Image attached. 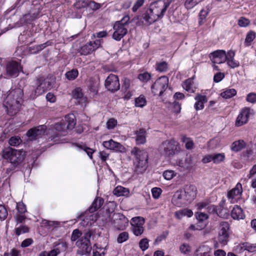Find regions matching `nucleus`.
<instances>
[{"label":"nucleus","mask_w":256,"mask_h":256,"mask_svg":"<svg viewBox=\"0 0 256 256\" xmlns=\"http://www.w3.org/2000/svg\"><path fill=\"white\" fill-rule=\"evenodd\" d=\"M20 70V64L16 61L8 62L6 64V74L10 76H18Z\"/></svg>","instance_id":"6ab92c4d"},{"label":"nucleus","mask_w":256,"mask_h":256,"mask_svg":"<svg viewBox=\"0 0 256 256\" xmlns=\"http://www.w3.org/2000/svg\"><path fill=\"white\" fill-rule=\"evenodd\" d=\"M16 208L18 213L25 214L26 212V206L22 202H16Z\"/></svg>","instance_id":"bf43d9fd"},{"label":"nucleus","mask_w":256,"mask_h":256,"mask_svg":"<svg viewBox=\"0 0 256 256\" xmlns=\"http://www.w3.org/2000/svg\"><path fill=\"white\" fill-rule=\"evenodd\" d=\"M242 194V184L238 182L234 188L228 192L227 198L231 204H234L240 200Z\"/></svg>","instance_id":"f8f14e48"},{"label":"nucleus","mask_w":256,"mask_h":256,"mask_svg":"<svg viewBox=\"0 0 256 256\" xmlns=\"http://www.w3.org/2000/svg\"><path fill=\"white\" fill-rule=\"evenodd\" d=\"M91 235L92 234L90 231L84 233L83 236L78 229H76L72 232L71 240L75 242L78 240L76 242V246L80 250L81 254L90 252L91 246L90 239Z\"/></svg>","instance_id":"7ed1b4c3"},{"label":"nucleus","mask_w":256,"mask_h":256,"mask_svg":"<svg viewBox=\"0 0 256 256\" xmlns=\"http://www.w3.org/2000/svg\"><path fill=\"white\" fill-rule=\"evenodd\" d=\"M172 202L174 205L178 207H182L190 204L182 190L175 192L172 198Z\"/></svg>","instance_id":"f3484780"},{"label":"nucleus","mask_w":256,"mask_h":256,"mask_svg":"<svg viewBox=\"0 0 256 256\" xmlns=\"http://www.w3.org/2000/svg\"><path fill=\"white\" fill-rule=\"evenodd\" d=\"M242 248L248 250L250 252H256V244H251L248 243H244L242 244Z\"/></svg>","instance_id":"de8ad7c7"},{"label":"nucleus","mask_w":256,"mask_h":256,"mask_svg":"<svg viewBox=\"0 0 256 256\" xmlns=\"http://www.w3.org/2000/svg\"><path fill=\"white\" fill-rule=\"evenodd\" d=\"M26 154L22 150H16L10 147L4 148L2 152V158L16 166L24 160Z\"/></svg>","instance_id":"39448f33"},{"label":"nucleus","mask_w":256,"mask_h":256,"mask_svg":"<svg viewBox=\"0 0 256 256\" xmlns=\"http://www.w3.org/2000/svg\"><path fill=\"white\" fill-rule=\"evenodd\" d=\"M129 238L128 233L126 232H124L120 233L117 238V242L119 244L122 243L126 241Z\"/></svg>","instance_id":"5fc2aeb1"},{"label":"nucleus","mask_w":256,"mask_h":256,"mask_svg":"<svg viewBox=\"0 0 256 256\" xmlns=\"http://www.w3.org/2000/svg\"><path fill=\"white\" fill-rule=\"evenodd\" d=\"M180 150V147L178 142L174 139L165 140L162 143L159 148L160 154L169 158L176 154Z\"/></svg>","instance_id":"423d86ee"},{"label":"nucleus","mask_w":256,"mask_h":256,"mask_svg":"<svg viewBox=\"0 0 256 256\" xmlns=\"http://www.w3.org/2000/svg\"><path fill=\"white\" fill-rule=\"evenodd\" d=\"M46 47V43H44L41 44L36 45L34 46L29 47L28 51L30 54H36L43 50Z\"/></svg>","instance_id":"37998d69"},{"label":"nucleus","mask_w":256,"mask_h":256,"mask_svg":"<svg viewBox=\"0 0 256 256\" xmlns=\"http://www.w3.org/2000/svg\"><path fill=\"white\" fill-rule=\"evenodd\" d=\"M194 99L196 102L194 104V108L196 110H202L204 108V104L208 102L206 96L200 94H197Z\"/></svg>","instance_id":"5701e85b"},{"label":"nucleus","mask_w":256,"mask_h":256,"mask_svg":"<svg viewBox=\"0 0 256 256\" xmlns=\"http://www.w3.org/2000/svg\"><path fill=\"white\" fill-rule=\"evenodd\" d=\"M232 217L234 220L243 219L244 214L242 208L236 205L234 206L231 212Z\"/></svg>","instance_id":"c85d7f7f"},{"label":"nucleus","mask_w":256,"mask_h":256,"mask_svg":"<svg viewBox=\"0 0 256 256\" xmlns=\"http://www.w3.org/2000/svg\"><path fill=\"white\" fill-rule=\"evenodd\" d=\"M147 103V101L144 95H140L138 97L135 99V106L138 108L144 107Z\"/></svg>","instance_id":"4c0bfd02"},{"label":"nucleus","mask_w":256,"mask_h":256,"mask_svg":"<svg viewBox=\"0 0 256 256\" xmlns=\"http://www.w3.org/2000/svg\"><path fill=\"white\" fill-rule=\"evenodd\" d=\"M22 142V140L19 136H14L9 139L8 144L11 146H17L21 144Z\"/></svg>","instance_id":"8fccbe9b"},{"label":"nucleus","mask_w":256,"mask_h":256,"mask_svg":"<svg viewBox=\"0 0 256 256\" xmlns=\"http://www.w3.org/2000/svg\"><path fill=\"white\" fill-rule=\"evenodd\" d=\"M202 0H186L184 2V6L188 10L192 8Z\"/></svg>","instance_id":"864d4df0"},{"label":"nucleus","mask_w":256,"mask_h":256,"mask_svg":"<svg viewBox=\"0 0 256 256\" xmlns=\"http://www.w3.org/2000/svg\"><path fill=\"white\" fill-rule=\"evenodd\" d=\"M104 86L108 90L111 92L118 90L120 88L118 76L114 74H110L105 80Z\"/></svg>","instance_id":"ddd939ff"},{"label":"nucleus","mask_w":256,"mask_h":256,"mask_svg":"<svg viewBox=\"0 0 256 256\" xmlns=\"http://www.w3.org/2000/svg\"><path fill=\"white\" fill-rule=\"evenodd\" d=\"M156 69L160 72H166L168 70V64L165 62H160L156 64Z\"/></svg>","instance_id":"680f3d73"},{"label":"nucleus","mask_w":256,"mask_h":256,"mask_svg":"<svg viewBox=\"0 0 256 256\" xmlns=\"http://www.w3.org/2000/svg\"><path fill=\"white\" fill-rule=\"evenodd\" d=\"M148 240L146 238L142 239L139 242V246L142 251L148 249Z\"/></svg>","instance_id":"13d9d810"},{"label":"nucleus","mask_w":256,"mask_h":256,"mask_svg":"<svg viewBox=\"0 0 256 256\" xmlns=\"http://www.w3.org/2000/svg\"><path fill=\"white\" fill-rule=\"evenodd\" d=\"M76 146L80 150L85 152L90 159L92 158V154L94 152V150L87 147L85 145H76Z\"/></svg>","instance_id":"49530a36"},{"label":"nucleus","mask_w":256,"mask_h":256,"mask_svg":"<svg viewBox=\"0 0 256 256\" xmlns=\"http://www.w3.org/2000/svg\"><path fill=\"white\" fill-rule=\"evenodd\" d=\"M146 131L144 128H140L135 132L136 142L137 144H142L146 142Z\"/></svg>","instance_id":"a878e982"},{"label":"nucleus","mask_w":256,"mask_h":256,"mask_svg":"<svg viewBox=\"0 0 256 256\" xmlns=\"http://www.w3.org/2000/svg\"><path fill=\"white\" fill-rule=\"evenodd\" d=\"M130 18L128 16H124L120 21L116 22L114 26V32L112 34V38L116 40H120L128 32V30L126 28Z\"/></svg>","instance_id":"6e6552de"},{"label":"nucleus","mask_w":256,"mask_h":256,"mask_svg":"<svg viewBox=\"0 0 256 256\" xmlns=\"http://www.w3.org/2000/svg\"><path fill=\"white\" fill-rule=\"evenodd\" d=\"M193 215V212L191 210L185 208L175 212V217L178 219H181L184 216H187L188 218H190Z\"/></svg>","instance_id":"473e14b6"},{"label":"nucleus","mask_w":256,"mask_h":256,"mask_svg":"<svg viewBox=\"0 0 256 256\" xmlns=\"http://www.w3.org/2000/svg\"><path fill=\"white\" fill-rule=\"evenodd\" d=\"M73 96L74 98L78 100L79 102H86L87 98L84 96V93L80 88H76L72 91Z\"/></svg>","instance_id":"c756f323"},{"label":"nucleus","mask_w":256,"mask_h":256,"mask_svg":"<svg viewBox=\"0 0 256 256\" xmlns=\"http://www.w3.org/2000/svg\"><path fill=\"white\" fill-rule=\"evenodd\" d=\"M236 94V91L234 89H227L220 94V96L226 99L231 98Z\"/></svg>","instance_id":"ea45409f"},{"label":"nucleus","mask_w":256,"mask_h":256,"mask_svg":"<svg viewBox=\"0 0 256 256\" xmlns=\"http://www.w3.org/2000/svg\"><path fill=\"white\" fill-rule=\"evenodd\" d=\"M102 145L106 149L114 150L119 152H122L125 149L124 147L122 144L113 140H112L104 141Z\"/></svg>","instance_id":"4be33fe9"},{"label":"nucleus","mask_w":256,"mask_h":256,"mask_svg":"<svg viewBox=\"0 0 256 256\" xmlns=\"http://www.w3.org/2000/svg\"><path fill=\"white\" fill-rule=\"evenodd\" d=\"M60 222L58 221H50L44 220L42 221V224L50 230L60 227Z\"/></svg>","instance_id":"f704fd0d"},{"label":"nucleus","mask_w":256,"mask_h":256,"mask_svg":"<svg viewBox=\"0 0 256 256\" xmlns=\"http://www.w3.org/2000/svg\"><path fill=\"white\" fill-rule=\"evenodd\" d=\"M88 212H89L88 210L85 212L86 216L82 219V222H80V224L83 226H91L97 220L98 218L96 214H90V215H88Z\"/></svg>","instance_id":"393cba45"},{"label":"nucleus","mask_w":256,"mask_h":256,"mask_svg":"<svg viewBox=\"0 0 256 256\" xmlns=\"http://www.w3.org/2000/svg\"><path fill=\"white\" fill-rule=\"evenodd\" d=\"M181 190L188 200L189 204H190L196 197L197 189L194 185H187L184 187L183 190Z\"/></svg>","instance_id":"412c9836"},{"label":"nucleus","mask_w":256,"mask_h":256,"mask_svg":"<svg viewBox=\"0 0 256 256\" xmlns=\"http://www.w3.org/2000/svg\"><path fill=\"white\" fill-rule=\"evenodd\" d=\"M14 219L17 224L22 223L26 219V216H25L24 214L18 213L14 216Z\"/></svg>","instance_id":"338daca9"},{"label":"nucleus","mask_w":256,"mask_h":256,"mask_svg":"<svg viewBox=\"0 0 256 256\" xmlns=\"http://www.w3.org/2000/svg\"><path fill=\"white\" fill-rule=\"evenodd\" d=\"M34 96H38L43 94L45 92L52 88V83L48 78H40L36 82Z\"/></svg>","instance_id":"9d476101"},{"label":"nucleus","mask_w":256,"mask_h":256,"mask_svg":"<svg viewBox=\"0 0 256 256\" xmlns=\"http://www.w3.org/2000/svg\"><path fill=\"white\" fill-rule=\"evenodd\" d=\"M206 210L209 213H214L216 212L217 214L220 217L225 218L228 216L227 212L223 214L222 213V211L218 212H217L216 207L214 205L210 204L208 205V206Z\"/></svg>","instance_id":"a18cd8bd"},{"label":"nucleus","mask_w":256,"mask_h":256,"mask_svg":"<svg viewBox=\"0 0 256 256\" xmlns=\"http://www.w3.org/2000/svg\"><path fill=\"white\" fill-rule=\"evenodd\" d=\"M209 12L210 10L208 8H205L200 10L199 14L200 20L199 23L200 24H202L204 23V20L206 19Z\"/></svg>","instance_id":"603ef678"},{"label":"nucleus","mask_w":256,"mask_h":256,"mask_svg":"<svg viewBox=\"0 0 256 256\" xmlns=\"http://www.w3.org/2000/svg\"><path fill=\"white\" fill-rule=\"evenodd\" d=\"M235 52L232 50H229L227 52L226 61L228 65L232 68L238 67L240 63L238 61L234 59Z\"/></svg>","instance_id":"b1692460"},{"label":"nucleus","mask_w":256,"mask_h":256,"mask_svg":"<svg viewBox=\"0 0 256 256\" xmlns=\"http://www.w3.org/2000/svg\"><path fill=\"white\" fill-rule=\"evenodd\" d=\"M100 46V40H99L90 42L82 46L79 50V52L81 55H88L96 50Z\"/></svg>","instance_id":"2eb2a0df"},{"label":"nucleus","mask_w":256,"mask_h":256,"mask_svg":"<svg viewBox=\"0 0 256 256\" xmlns=\"http://www.w3.org/2000/svg\"><path fill=\"white\" fill-rule=\"evenodd\" d=\"M104 200L101 198H96L92 202V205L89 208L88 211L90 213H92L99 209L103 204Z\"/></svg>","instance_id":"7c9ffc66"},{"label":"nucleus","mask_w":256,"mask_h":256,"mask_svg":"<svg viewBox=\"0 0 256 256\" xmlns=\"http://www.w3.org/2000/svg\"><path fill=\"white\" fill-rule=\"evenodd\" d=\"M131 154L134 156V166L136 172L142 174L146 170L148 164V154L144 150H140L136 147H134Z\"/></svg>","instance_id":"20e7f679"},{"label":"nucleus","mask_w":256,"mask_h":256,"mask_svg":"<svg viewBox=\"0 0 256 256\" xmlns=\"http://www.w3.org/2000/svg\"><path fill=\"white\" fill-rule=\"evenodd\" d=\"M46 126L40 125L28 130L26 135L32 140H36L43 134L46 130Z\"/></svg>","instance_id":"aec40b11"},{"label":"nucleus","mask_w":256,"mask_h":256,"mask_svg":"<svg viewBox=\"0 0 256 256\" xmlns=\"http://www.w3.org/2000/svg\"><path fill=\"white\" fill-rule=\"evenodd\" d=\"M54 128L56 133V136H64L66 134V130H68L66 126V124L64 122H61L60 123L56 124L54 126Z\"/></svg>","instance_id":"cd10ccee"},{"label":"nucleus","mask_w":256,"mask_h":256,"mask_svg":"<svg viewBox=\"0 0 256 256\" xmlns=\"http://www.w3.org/2000/svg\"><path fill=\"white\" fill-rule=\"evenodd\" d=\"M16 234L17 236H20L22 234L28 232V228L26 226H20L15 228Z\"/></svg>","instance_id":"052dcab7"},{"label":"nucleus","mask_w":256,"mask_h":256,"mask_svg":"<svg viewBox=\"0 0 256 256\" xmlns=\"http://www.w3.org/2000/svg\"><path fill=\"white\" fill-rule=\"evenodd\" d=\"M144 218L141 216H136L131 219L132 230L135 236H140L144 232Z\"/></svg>","instance_id":"9b49d317"},{"label":"nucleus","mask_w":256,"mask_h":256,"mask_svg":"<svg viewBox=\"0 0 256 256\" xmlns=\"http://www.w3.org/2000/svg\"><path fill=\"white\" fill-rule=\"evenodd\" d=\"M180 250L184 254L188 255L191 252L192 248L188 244L184 243L180 246Z\"/></svg>","instance_id":"09e8293b"},{"label":"nucleus","mask_w":256,"mask_h":256,"mask_svg":"<svg viewBox=\"0 0 256 256\" xmlns=\"http://www.w3.org/2000/svg\"><path fill=\"white\" fill-rule=\"evenodd\" d=\"M212 162L215 164H220L225 160L224 153L212 154Z\"/></svg>","instance_id":"a19ab883"},{"label":"nucleus","mask_w":256,"mask_h":256,"mask_svg":"<svg viewBox=\"0 0 256 256\" xmlns=\"http://www.w3.org/2000/svg\"><path fill=\"white\" fill-rule=\"evenodd\" d=\"M230 226L228 222H220L218 240L214 241V246L215 248L223 247L227 244L229 238Z\"/></svg>","instance_id":"0eeeda50"},{"label":"nucleus","mask_w":256,"mask_h":256,"mask_svg":"<svg viewBox=\"0 0 256 256\" xmlns=\"http://www.w3.org/2000/svg\"><path fill=\"white\" fill-rule=\"evenodd\" d=\"M176 175V172L172 170H166L164 172L162 176L166 180H172Z\"/></svg>","instance_id":"6e6d98bb"},{"label":"nucleus","mask_w":256,"mask_h":256,"mask_svg":"<svg viewBox=\"0 0 256 256\" xmlns=\"http://www.w3.org/2000/svg\"><path fill=\"white\" fill-rule=\"evenodd\" d=\"M163 0H158L152 2L144 16V19L148 24H151L159 18H162L168 9Z\"/></svg>","instance_id":"f03ea898"},{"label":"nucleus","mask_w":256,"mask_h":256,"mask_svg":"<svg viewBox=\"0 0 256 256\" xmlns=\"http://www.w3.org/2000/svg\"><path fill=\"white\" fill-rule=\"evenodd\" d=\"M23 91L21 88L9 90L4 98V106L8 114L13 116L17 113L21 105Z\"/></svg>","instance_id":"f257e3e1"},{"label":"nucleus","mask_w":256,"mask_h":256,"mask_svg":"<svg viewBox=\"0 0 256 256\" xmlns=\"http://www.w3.org/2000/svg\"><path fill=\"white\" fill-rule=\"evenodd\" d=\"M256 38V33L253 31L249 32L246 36L244 44L246 46H248L250 45L251 42Z\"/></svg>","instance_id":"79ce46f5"},{"label":"nucleus","mask_w":256,"mask_h":256,"mask_svg":"<svg viewBox=\"0 0 256 256\" xmlns=\"http://www.w3.org/2000/svg\"><path fill=\"white\" fill-rule=\"evenodd\" d=\"M113 218L114 226L118 230H124L128 226V219L121 213L114 214Z\"/></svg>","instance_id":"4468645a"},{"label":"nucleus","mask_w":256,"mask_h":256,"mask_svg":"<svg viewBox=\"0 0 256 256\" xmlns=\"http://www.w3.org/2000/svg\"><path fill=\"white\" fill-rule=\"evenodd\" d=\"M227 54L224 50H216L210 54V58L214 64H220L224 62L226 60Z\"/></svg>","instance_id":"dca6fc26"},{"label":"nucleus","mask_w":256,"mask_h":256,"mask_svg":"<svg viewBox=\"0 0 256 256\" xmlns=\"http://www.w3.org/2000/svg\"><path fill=\"white\" fill-rule=\"evenodd\" d=\"M250 24V20L244 17H240L238 20V24L240 27H246L248 26Z\"/></svg>","instance_id":"0e129e2a"},{"label":"nucleus","mask_w":256,"mask_h":256,"mask_svg":"<svg viewBox=\"0 0 256 256\" xmlns=\"http://www.w3.org/2000/svg\"><path fill=\"white\" fill-rule=\"evenodd\" d=\"M210 202H211L210 199H204L198 202L196 204V209L198 210H201L203 209L206 210L208 206V205L210 204Z\"/></svg>","instance_id":"e433bc0d"},{"label":"nucleus","mask_w":256,"mask_h":256,"mask_svg":"<svg viewBox=\"0 0 256 256\" xmlns=\"http://www.w3.org/2000/svg\"><path fill=\"white\" fill-rule=\"evenodd\" d=\"M78 75V72L76 69H72L66 72L65 76L68 80H75Z\"/></svg>","instance_id":"c03bdc74"},{"label":"nucleus","mask_w":256,"mask_h":256,"mask_svg":"<svg viewBox=\"0 0 256 256\" xmlns=\"http://www.w3.org/2000/svg\"><path fill=\"white\" fill-rule=\"evenodd\" d=\"M168 86V78L162 76L158 78L151 86L152 92L154 96H161Z\"/></svg>","instance_id":"1a4fd4ad"},{"label":"nucleus","mask_w":256,"mask_h":256,"mask_svg":"<svg viewBox=\"0 0 256 256\" xmlns=\"http://www.w3.org/2000/svg\"><path fill=\"white\" fill-rule=\"evenodd\" d=\"M250 114L251 110L250 108H242L236 118V126H240L247 123Z\"/></svg>","instance_id":"a211bd4d"},{"label":"nucleus","mask_w":256,"mask_h":256,"mask_svg":"<svg viewBox=\"0 0 256 256\" xmlns=\"http://www.w3.org/2000/svg\"><path fill=\"white\" fill-rule=\"evenodd\" d=\"M87 6L92 10H98L101 7V4L98 3H96L94 1H88Z\"/></svg>","instance_id":"774afa93"},{"label":"nucleus","mask_w":256,"mask_h":256,"mask_svg":"<svg viewBox=\"0 0 256 256\" xmlns=\"http://www.w3.org/2000/svg\"><path fill=\"white\" fill-rule=\"evenodd\" d=\"M182 86L183 88L188 92L193 93L195 92L196 88L194 86V81L192 78L186 80Z\"/></svg>","instance_id":"72a5a7b5"},{"label":"nucleus","mask_w":256,"mask_h":256,"mask_svg":"<svg viewBox=\"0 0 256 256\" xmlns=\"http://www.w3.org/2000/svg\"><path fill=\"white\" fill-rule=\"evenodd\" d=\"M246 144L243 140H238L233 142L231 145L230 149L234 152H238L244 148Z\"/></svg>","instance_id":"2f4dec72"},{"label":"nucleus","mask_w":256,"mask_h":256,"mask_svg":"<svg viewBox=\"0 0 256 256\" xmlns=\"http://www.w3.org/2000/svg\"><path fill=\"white\" fill-rule=\"evenodd\" d=\"M196 216L197 220L198 221V224L201 226L204 224V221L206 220L208 216L207 214L201 212H197L196 214Z\"/></svg>","instance_id":"3c124183"},{"label":"nucleus","mask_w":256,"mask_h":256,"mask_svg":"<svg viewBox=\"0 0 256 256\" xmlns=\"http://www.w3.org/2000/svg\"><path fill=\"white\" fill-rule=\"evenodd\" d=\"M129 193L128 189L122 186H116L113 191L114 194L117 196H128Z\"/></svg>","instance_id":"c9c22d12"},{"label":"nucleus","mask_w":256,"mask_h":256,"mask_svg":"<svg viewBox=\"0 0 256 256\" xmlns=\"http://www.w3.org/2000/svg\"><path fill=\"white\" fill-rule=\"evenodd\" d=\"M62 121L66 124V126L68 130L73 129L76 124L75 116L73 114L66 115Z\"/></svg>","instance_id":"bb28decb"},{"label":"nucleus","mask_w":256,"mask_h":256,"mask_svg":"<svg viewBox=\"0 0 256 256\" xmlns=\"http://www.w3.org/2000/svg\"><path fill=\"white\" fill-rule=\"evenodd\" d=\"M151 76L150 74L147 72H144L142 74H140L138 75V79L143 82H147L148 80H149L150 79Z\"/></svg>","instance_id":"69168bd1"},{"label":"nucleus","mask_w":256,"mask_h":256,"mask_svg":"<svg viewBox=\"0 0 256 256\" xmlns=\"http://www.w3.org/2000/svg\"><path fill=\"white\" fill-rule=\"evenodd\" d=\"M182 142L185 144V146L188 150L193 148L194 144L193 140L190 138L185 136H182L181 138Z\"/></svg>","instance_id":"58836bf2"},{"label":"nucleus","mask_w":256,"mask_h":256,"mask_svg":"<svg viewBox=\"0 0 256 256\" xmlns=\"http://www.w3.org/2000/svg\"><path fill=\"white\" fill-rule=\"evenodd\" d=\"M88 0H76L74 4V6L78 9L87 6V3Z\"/></svg>","instance_id":"e2e57ef3"},{"label":"nucleus","mask_w":256,"mask_h":256,"mask_svg":"<svg viewBox=\"0 0 256 256\" xmlns=\"http://www.w3.org/2000/svg\"><path fill=\"white\" fill-rule=\"evenodd\" d=\"M8 215V212L6 207L0 204V220H4L6 219Z\"/></svg>","instance_id":"4d7b16f0"}]
</instances>
